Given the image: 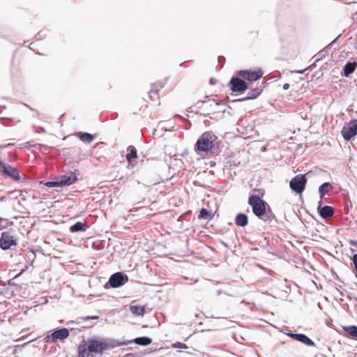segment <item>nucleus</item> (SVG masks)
Returning a JSON list of instances; mask_svg holds the SVG:
<instances>
[{"mask_svg": "<svg viewBox=\"0 0 357 357\" xmlns=\"http://www.w3.org/2000/svg\"><path fill=\"white\" fill-rule=\"evenodd\" d=\"M129 342H121L111 337H102L94 335L86 340H82L77 347V357H95L102 356L110 349L128 345Z\"/></svg>", "mask_w": 357, "mask_h": 357, "instance_id": "f257e3e1", "label": "nucleus"}, {"mask_svg": "<svg viewBox=\"0 0 357 357\" xmlns=\"http://www.w3.org/2000/svg\"><path fill=\"white\" fill-rule=\"evenodd\" d=\"M194 149L196 153H204L206 155H218V137L212 131H206L197 139Z\"/></svg>", "mask_w": 357, "mask_h": 357, "instance_id": "f03ea898", "label": "nucleus"}, {"mask_svg": "<svg viewBox=\"0 0 357 357\" xmlns=\"http://www.w3.org/2000/svg\"><path fill=\"white\" fill-rule=\"evenodd\" d=\"M248 204L252 207V213L258 218H261L267 208V203L258 195H250L248 199Z\"/></svg>", "mask_w": 357, "mask_h": 357, "instance_id": "7ed1b4c3", "label": "nucleus"}, {"mask_svg": "<svg viewBox=\"0 0 357 357\" xmlns=\"http://www.w3.org/2000/svg\"><path fill=\"white\" fill-rule=\"evenodd\" d=\"M128 281V276L125 273L116 272L109 277V280L105 284L104 287L106 289L119 288L124 285Z\"/></svg>", "mask_w": 357, "mask_h": 357, "instance_id": "20e7f679", "label": "nucleus"}, {"mask_svg": "<svg viewBox=\"0 0 357 357\" xmlns=\"http://www.w3.org/2000/svg\"><path fill=\"white\" fill-rule=\"evenodd\" d=\"M0 174L4 178H11L14 181H19L21 178L17 168L0 160Z\"/></svg>", "mask_w": 357, "mask_h": 357, "instance_id": "39448f33", "label": "nucleus"}, {"mask_svg": "<svg viewBox=\"0 0 357 357\" xmlns=\"http://www.w3.org/2000/svg\"><path fill=\"white\" fill-rule=\"evenodd\" d=\"M17 244V238L10 231H3L0 237V248L3 250H8L12 246Z\"/></svg>", "mask_w": 357, "mask_h": 357, "instance_id": "423d86ee", "label": "nucleus"}, {"mask_svg": "<svg viewBox=\"0 0 357 357\" xmlns=\"http://www.w3.org/2000/svg\"><path fill=\"white\" fill-rule=\"evenodd\" d=\"M307 181L305 174H298L290 181V188L292 191L300 195L305 190Z\"/></svg>", "mask_w": 357, "mask_h": 357, "instance_id": "0eeeda50", "label": "nucleus"}, {"mask_svg": "<svg viewBox=\"0 0 357 357\" xmlns=\"http://www.w3.org/2000/svg\"><path fill=\"white\" fill-rule=\"evenodd\" d=\"M342 135L346 141H349L357 135V119H352L342 129Z\"/></svg>", "mask_w": 357, "mask_h": 357, "instance_id": "6e6552de", "label": "nucleus"}, {"mask_svg": "<svg viewBox=\"0 0 357 357\" xmlns=\"http://www.w3.org/2000/svg\"><path fill=\"white\" fill-rule=\"evenodd\" d=\"M236 75L249 82H255L262 77L263 72L261 69L257 70H241L236 72Z\"/></svg>", "mask_w": 357, "mask_h": 357, "instance_id": "1a4fd4ad", "label": "nucleus"}, {"mask_svg": "<svg viewBox=\"0 0 357 357\" xmlns=\"http://www.w3.org/2000/svg\"><path fill=\"white\" fill-rule=\"evenodd\" d=\"M70 335L69 330L66 328H61L55 330L52 334L47 335L44 340L46 342H56L58 340L66 339Z\"/></svg>", "mask_w": 357, "mask_h": 357, "instance_id": "9d476101", "label": "nucleus"}, {"mask_svg": "<svg viewBox=\"0 0 357 357\" xmlns=\"http://www.w3.org/2000/svg\"><path fill=\"white\" fill-rule=\"evenodd\" d=\"M230 89L233 92L243 93L248 89V84L243 79L237 77H232L229 82Z\"/></svg>", "mask_w": 357, "mask_h": 357, "instance_id": "9b49d317", "label": "nucleus"}, {"mask_svg": "<svg viewBox=\"0 0 357 357\" xmlns=\"http://www.w3.org/2000/svg\"><path fill=\"white\" fill-rule=\"evenodd\" d=\"M317 211L319 215L325 220H328L332 218L334 215V208L330 206H322V201L319 202V205L317 207Z\"/></svg>", "mask_w": 357, "mask_h": 357, "instance_id": "f8f14e48", "label": "nucleus"}, {"mask_svg": "<svg viewBox=\"0 0 357 357\" xmlns=\"http://www.w3.org/2000/svg\"><path fill=\"white\" fill-rule=\"evenodd\" d=\"M264 87H265V83H262L259 86H257V87L255 89H254L253 90L248 92L247 96L245 98H239L237 100H231V102H235L236 101L254 100V99L257 98L261 93Z\"/></svg>", "mask_w": 357, "mask_h": 357, "instance_id": "ddd939ff", "label": "nucleus"}, {"mask_svg": "<svg viewBox=\"0 0 357 357\" xmlns=\"http://www.w3.org/2000/svg\"><path fill=\"white\" fill-rule=\"evenodd\" d=\"M59 179L62 187L70 185L78 180L77 174L73 172H70L69 174L62 175Z\"/></svg>", "mask_w": 357, "mask_h": 357, "instance_id": "4468645a", "label": "nucleus"}, {"mask_svg": "<svg viewBox=\"0 0 357 357\" xmlns=\"http://www.w3.org/2000/svg\"><path fill=\"white\" fill-rule=\"evenodd\" d=\"M259 219L271 225H273L277 222L275 215H274L271 208L268 206L265 213L263 215H261V217L259 218Z\"/></svg>", "mask_w": 357, "mask_h": 357, "instance_id": "2eb2a0df", "label": "nucleus"}, {"mask_svg": "<svg viewBox=\"0 0 357 357\" xmlns=\"http://www.w3.org/2000/svg\"><path fill=\"white\" fill-rule=\"evenodd\" d=\"M357 67V62L356 61H348L346 63L343 68V75L345 77H349L352 74Z\"/></svg>", "mask_w": 357, "mask_h": 357, "instance_id": "dca6fc26", "label": "nucleus"}, {"mask_svg": "<svg viewBox=\"0 0 357 357\" xmlns=\"http://www.w3.org/2000/svg\"><path fill=\"white\" fill-rule=\"evenodd\" d=\"M333 189V186L329 182H325L322 183L319 188V193L320 199H322L324 197L328 195V192Z\"/></svg>", "mask_w": 357, "mask_h": 357, "instance_id": "f3484780", "label": "nucleus"}, {"mask_svg": "<svg viewBox=\"0 0 357 357\" xmlns=\"http://www.w3.org/2000/svg\"><path fill=\"white\" fill-rule=\"evenodd\" d=\"M234 221L237 226L244 227L248 224V218L245 213H239L236 215Z\"/></svg>", "mask_w": 357, "mask_h": 357, "instance_id": "a211bd4d", "label": "nucleus"}, {"mask_svg": "<svg viewBox=\"0 0 357 357\" xmlns=\"http://www.w3.org/2000/svg\"><path fill=\"white\" fill-rule=\"evenodd\" d=\"M87 228L88 226L85 222H77L70 227L69 230L71 233L83 232L86 231Z\"/></svg>", "mask_w": 357, "mask_h": 357, "instance_id": "6ab92c4d", "label": "nucleus"}, {"mask_svg": "<svg viewBox=\"0 0 357 357\" xmlns=\"http://www.w3.org/2000/svg\"><path fill=\"white\" fill-rule=\"evenodd\" d=\"M129 343L135 342L137 344L142 346H147L149 345L152 342L151 338L146 336L138 337L135 338L133 340L128 341Z\"/></svg>", "mask_w": 357, "mask_h": 357, "instance_id": "aec40b11", "label": "nucleus"}, {"mask_svg": "<svg viewBox=\"0 0 357 357\" xmlns=\"http://www.w3.org/2000/svg\"><path fill=\"white\" fill-rule=\"evenodd\" d=\"M77 135L82 142L86 144H90L94 139V136L89 132H79Z\"/></svg>", "mask_w": 357, "mask_h": 357, "instance_id": "412c9836", "label": "nucleus"}, {"mask_svg": "<svg viewBox=\"0 0 357 357\" xmlns=\"http://www.w3.org/2000/svg\"><path fill=\"white\" fill-rule=\"evenodd\" d=\"M130 311L135 316H143L145 312V307L142 305H130Z\"/></svg>", "mask_w": 357, "mask_h": 357, "instance_id": "4be33fe9", "label": "nucleus"}, {"mask_svg": "<svg viewBox=\"0 0 357 357\" xmlns=\"http://www.w3.org/2000/svg\"><path fill=\"white\" fill-rule=\"evenodd\" d=\"M166 84V79L165 80H160L157 82H155V84H152V88L149 91V93H158L160 90L163 88V86H165V84Z\"/></svg>", "mask_w": 357, "mask_h": 357, "instance_id": "5701e85b", "label": "nucleus"}, {"mask_svg": "<svg viewBox=\"0 0 357 357\" xmlns=\"http://www.w3.org/2000/svg\"><path fill=\"white\" fill-rule=\"evenodd\" d=\"M344 331L351 337L357 339V326L354 325L343 327Z\"/></svg>", "mask_w": 357, "mask_h": 357, "instance_id": "b1692460", "label": "nucleus"}, {"mask_svg": "<svg viewBox=\"0 0 357 357\" xmlns=\"http://www.w3.org/2000/svg\"><path fill=\"white\" fill-rule=\"evenodd\" d=\"M128 149L130 152L126 155V160L129 163H131L133 159L137 158V151L133 146H130Z\"/></svg>", "mask_w": 357, "mask_h": 357, "instance_id": "393cba45", "label": "nucleus"}, {"mask_svg": "<svg viewBox=\"0 0 357 357\" xmlns=\"http://www.w3.org/2000/svg\"><path fill=\"white\" fill-rule=\"evenodd\" d=\"M199 219L210 220L212 218V214L207 209L202 208L198 215Z\"/></svg>", "mask_w": 357, "mask_h": 357, "instance_id": "a878e982", "label": "nucleus"}, {"mask_svg": "<svg viewBox=\"0 0 357 357\" xmlns=\"http://www.w3.org/2000/svg\"><path fill=\"white\" fill-rule=\"evenodd\" d=\"M300 342L304 344L306 346L308 347H314L315 346L314 342L306 335L303 334L301 336V339L300 340Z\"/></svg>", "mask_w": 357, "mask_h": 357, "instance_id": "bb28decb", "label": "nucleus"}, {"mask_svg": "<svg viewBox=\"0 0 357 357\" xmlns=\"http://www.w3.org/2000/svg\"><path fill=\"white\" fill-rule=\"evenodd\" d=\"M44 185H45L47 188H56V187H62L61 185V182L59 178H57L56 181H49L43 183Z\"/></svg>", "mask_w": 357, "mask_h": 357, "instance_id": "cd10ccee", "label": "nucleus"}, {"mask_svg": "<svg viewBox=\"0 0 357 357\" xmlns=\"http://www.w3.org/2000/svg\"><path fill=\"white\" fill-rule=\"evenodd\" d=\"M172 347L173 348H178V349H181L188 348V347L185 344L180 342H176L172 344Z\"/></svg>", "mask_w": 357, "mask_h": 357, "instance_id": "c85d7f7f", "label": "nucleus"}, {"mask_svg": "<svg viewBox=\"0 0 357 357\" xmlns=\"http://www.w3.org/2000/svg\"><path fill=\"white\" fill-rule=\"evenodd\" d=\"M351 260L353 261L355 268V276L357 278V254H354L351 257Z\"/></svg>", "mask_w": 357, "mask_h": 357, "instance_id": "c756f323", "label": "nucleus"}, {"mask_svg": "<svg viewBox=\"0 0 357 357\" xmlns=\"http://www.w3.org/2000/svg\"><path fill=\"white\" fill-rule=\"evenodd\" d=\"M84 321L96 320L99 319V316H87L82 318Z\"/></svg>", "mask_w": 357, "mask_h": 357, "instance_id": "7c9ffc66", "label": "nucleus"}, {"mask_svg": "<svg viewBox=\"0 0 357 357\" xmlns=\"http://www.w3.org/2000/svg\"><path fill=\"white\" fill-rule=\"evenodd\" d=\"M33 128H34L35 132H45V128L42 126H34Z\"/></svg>", "mask_w": 357, "mask_h": 357, "instance_id": "2f4dec72", "label": "nucleus"}, {"mask_svg": "<svg viewBox=\"0 0 357 357\" xmlns=\"http://www.w3.org/2000/svg\"><path fill=\"white\" fill-rule=\"evenodd\" d=\"M225 62V58L223 56H218V63L220 65V68L223 67V65Z\"/></svg>", "mask_w": 357, "mask_h": 357, "instance_id": "473e14b6", "label": "nucleus"}, {"mask_svg": "<svg viewBox=\"0 0 357 357\" xmlns=\"http://www.w3.org/2000/svg\"><path fill=\"white\" fill-rule=\"evenodd\" d=\"M303 333H296L295 335H293V340H296L300 342V340L301 339Z\"/></svg>", "mask_w": 357, "mask_h": 357, "instance_id": "72a5a7b5", "label": "nucleus"}, {"mask_svg": "<svg viewBox=\"0 0 357 357\" xmlns=\"http://www.w3.org/2000/svg\"><path fill=\"white\" fill-rule=\"evenodd\" d=\"M308 69H309V67L306 68L304 70H294V71H292L291 73H297V74H303Z\"/></svg>", "mask_w": 357, "mask_h": 357, "instance_id": "f704fd0d", "label": "nucleus"}, {"mask_svg": "<svg viewBox=\"0 0 357 357\" xmlns=\"http://www.w3.org/2000/svg\"><path fill=\"white\" fill-rule=\"evenodd\" d=\"M295 334H296V333H293L292 331H289V332H288V333H286V335H287L289 337H290V338H291V339H293V337H294V335H295Z\"/></svg>", "mask_w": 357, "mask_h": 357, "instance_id": "c9c22d12", "label": "nucleus"}, {"mask_svg": "<svg viewBox=\"0 0 357 357\" xmlns=\"http://www.w3.org/2000/svg\"><path fill=\"white\" fill-rule=\"evenodd\" d=\"M350 245L357 247V241H356V240L350 241Z\"/></svg>", "mask_w": 357, "mask_h": 357, "instance_id": "e433bc0d", "label": "nucleus"}, {"mask_svg": "<svg viewBox=\"0 0 357 357\" xmlns=\"http://www.w3.org/2000/svg\"><path fill=\"white\" fill-rule=\"evenodd\" d=\"M282 87H283V89L287 90L289 88V84L288 83H285V84H283Z\"/></svg>", "mask_w": 357, "mask_h": 357, "instance_id": "4c0bfd02", "label": "nucleus"}, {"mask_svg": "<svg viewBox=\"0 0 357 357\" xmlns=\"http://www.w3.org/2000/svg\"><path fill=\"white\" fill-rule=\"evenodd\" d=\"M340 35H338V36H337V37H336V38H335V39H334V40H333L330 43V45H333V44L337 41V40L338 39V38H340Z\"/></svg>", "mask_w": 357, "mask_h": 357, "instance_id": "58836bf2", "label": "nucleus"}, {"mask_svg": "<svg viewBox=\"0 0 357 357\" xmlns=\"http://www.w3.org/2000/svg\"><path fill=\"white\" fill-rule=\"evenodd\" d=\"M350 6H354L357 5V1L350 2L348 3ZM356 15H357V12L356 13Z\"/></svg>", "mask_w": 357, "mask_h": 357, "instance_id": "ea45409f", "label": "nucleus"}, {"mask_svg": "<svg viewBox=\"0 0 357 357\" xmlns=\"http://www.w3.org/2000/svg\"><path fill=\"white\" fill-rule=\"evenodd\" d=\"M209 83L210 84L213 85L215 84V80L213 78H211L210 80H209Z\"/></svg>", "mask_w": 357, "mask_h": 357, "instance_id": "a19ab883", "label": "nucleus"}, {"mask_svg": "<svg viewBox=\"0 0 357 357\" xmlns=\"http://www.w3.org/2000/svg\"><path fill=\"white\" fill-rule=\"evenodd\" d=\"M215 165V162H213V161H211L210 162V166L211 167H214Z\"/></svg>", "mask_w": 357, "mask_h": 357, "instance_id": "79ce46f5", "label": "nucleus"}, {"mask_svg": "<svg viewBox=\"0 0 357 357\" xmlns=\"http://www.w3.org/2000/svg\"><path fill=\"white\" fill-rule=\"evenodd\" d=\"M169 130H170V131L174 130V127L170 128V129H169Z\"/></svg>", "mask_w": 357, "mask_h": 357, "instance_id": "37998d69", "label": "nucleus"}, {"mask_svg": "<svg viewBox=\"0 0 357 357\" xmlns=\"http://www.w3.org/2000/svg\"><path fill=\"white\" fill-rule=\"evenodd\" d=\"M24 271V270H22L18 275H21Z\"/></svg>", "mask_w": 357, "mask_h": 357, "instance_id": "c03bdc74", "label": "nucleus"}, {"mask_svg": "<svg viewBox=\"0 0 357 357\" xmlns=\"http://www.w3.org/2000/svg\"><path fill=\"white\" fill-rule=\"evenodd\" d=\"M209 116V114H204V116Z\"/></svg>", "mask_w": 357, "mask_h": 357, "instance_id": "a18cd8bd", "label": "nucleus"}, {"mask_svg": "<svg viewBox=\"0 0 357 357\" xmlns=\"http://www.w3.org/2000/svg\"><path fill=\"white\" fill-rule=\"evenodd\" d=\"M352 8H356V6H351Z\"/></svg>", "mask_w": 357, "mask_h": 357, "instance_id": "49530a36", "label": "nucleus"}, {"mask_svg": "<svg viewBox=\"0 0 357 357\" xmlns=\"http://www.w3.org/2000/svg\"><path fill=\"white\" fill-rule=\"evenodd\" d=\"M328 350L329 351H331L330 347H328Z\"/></svg>", "mask_w": 357, "mask_h": 357, "instance_id": "de8ad7c7", "label": "nucleus"}, {"mask_svg": "<svg viewBox=\"0 0 357 357\" xmlns=\"http://www.w3.org/2000/svg\"><path fill=\"white\" fill-rule=\"evenodd\" d=\"M323 356H324V357H327V356H325V355H324Z\"/></svg>", "mask_w": 357, "mask_h": 357, "instance_id": "09e8293b", "label": "nucleus"}]
</instances>
